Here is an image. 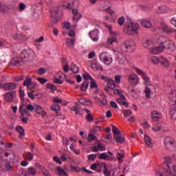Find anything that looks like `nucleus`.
I'll use <instances>...</instances> for the list:
<instances>
[{
    "label": "nucleus",
    "mask_w": 176,
    "mask_h": 176,
    "mask_svg": "<svg viewBox=\"0 0 176 176\" xmlns=\"http://www.w3.org/2000/svg\"><path fill=\"white\" fill-rule=\"evenodd\" d=\"M158 43L161 46L162 50H164V49H167V50H170V52H174L176 50L175 43L171 41V39L161 36L158 38Z\"/></svg>",
    "instance_id": "nucleus-1"
},
{
    "label": "nucleus",
    "mask_w": 176,
    "mask_h": 176,
    "mask_svg": "<svg viewBox=\"0 0 176 176\" xmlns=\"http://www.w3.org/2000/svg\"><path fill=\"white\" fill-rule=\"evenodd\" d=\"M19 112L21 113V120L23 122V123H28V118H31V113H30V111L27 109V105L24 104L23 103L19 107ZM25 115L27 118H25Z\"/></svg>",
    "instance_id": "nucleus-2"
},
{
    "label": "nucleus",
    "mask_w": 176,
    "mask_h": 176,
    "mask_svg": "<svg viewBox=\"0 0 176 176\" xmlns=\"http://www.w3.org/2000/svg\"><path fill=\"white\" fill-rule=\"evenodd\" d=\"M138 28H140V25L138 23H131L124 28V32L129 35H134V34L138 31Z\"/></svg>",
    "instance_id": "nucleus-3"
},
{
    "label": "nucleus",
    "mask_w": 176,
    "mask_h": 176,
    "mask_svg": "<svg viewBox=\"0 0 176 176\" xmlns=\"http://www.w3.org/2000/svg\"><path fill=\"white\" fill-rule=\"evenodd\" d=\"M26 108L28 109V111H30V112H36V113H38V115H41L43 117H45V115H46V113H45V109L42 108V107L34 104V106L32 104H25Z\"/></svg>",
    "instance_id": "nucleus-4"
},
{
    "label": "nucleus",
    "mask_w": 176,
    "mask_h": 176,
    "mask_svg": "<svg viewBox=\"0 0 176 176\" xmlns=\"http://www.w3.org/2000/svg\"><path fill=\"white\" fill-rule=\"evenodd\" d=\"M20 58L24 61H32L34 57L32 56V51L30 50H24L21 52Z\"/></svg>",
    "instance_id": "nucleus-5"
},
{
    "label": "nucleus",
    "mask_w": 176,
    "mask_h": 176,
    "mask_svg": "<svg viewBox=\"0 0 176 176\" xmlns=\"http://www.w3.org/2000/svg\"><path fill=\"white\" fill-rule=\"evenodd\" d=\"M122 47L126 49L125 52H129V49H134L135 47V43L133 40H127L122 44Z\"/></svg>",
    "instance_id": "nucleus-6"
},
{
    "label": "nucleus",
    "mask_w": 176,
    "mask_h": 176,
    "mask_svg": "<svg viewBox=\"0 0 176 176\" xmlns=\"http://www.w3.org/2000/svg\"><path fill=\"white\" fill-rule=\"evenodd\" d=\"M128 82L131 86H136V85H138L139 82L138 76L135 74H130L129 76Z\"/></svg>",
    "instance_id": "nucleus-7"
},
{
    "label": "nucleus",
    "mask_w": 176,
    "mask_h": 176,
    "mask_svg": "<svg viewBox=\"0 0 176 176\" xmlns=\"http://www.w3.org/2000/svg\"><path fill=\"white\" fill-rule=\"evenodd\" d=\"M12 9V5L8 4V3L0 2V13H8Z\"/></svg>",
    "instance_id": "nucleus-8"
},
{
    "label": "nucleus",
    "mask_w": 176,
    "mask_h": 176,
    "mask_svg": "<svg viewBox=\"0 0 176 176\" xmlns=\"http://www.w3.org/2000/svg\"><path fill=\"white\" fill-rule=\"evenodd\" d=\"M114 140L117 144H123L125 141L124 136L120 133H114Z\"/></svg>",
    "instance_id": "nucleus-9"
},
{
    "label": "nucleus",
    "mask_w": 176,
    "mask_h": 176,
    "mask_svg": "<svg viewBox=\"0 0 176 176\" xmlns=\"http://www.w3.org/2000/svg\"><path fill=\"white\" fill-rule=\"evenodd\" d=\"M16 97V91L8 92L5 94V100L7 102H12L13 98Z\"/></svg>",
    "instance_id": "nucleus-10"
},
{
    "label": "nucleus",
    "mask_w": 176,
    "mask_h": 176,
    "mask_svg": "<svg viewBox=\"0 0 176 176\" xmlns=\"http://www.w3.org/2000/svg\"><path fill=\"white\" fill-rule=\"evenodd\" d=\"M106 149L105 145H103L101 143H98L97 146H94L91 147L92 152H98L99 151L104 152V151H106Z\"/></svg>",
    "instance_id": "nucleus-11"
},
{
    "label": "nucleus",
    "mask_w": 176,
    "mask_h": 176,
    "mask_svg": "<svg viewBox=\"0 0 176 176\" xmlns=\"http://www.w3.org/2000/svg\"><path fill=\"white\" fill-rule=\"evenodd\" d=\"M161 28L163 32H165V34H171L172 32H175V30H174V29L168 27V25H167L164 23H162L161 24Z\"/></svg>",
    "instance_id": "nucleus-12"
},
{
    "label": "nucleus",
    "mask_w": 176,
    "mask_h": 176,
    "mask_svg": "<svg viewBox=\"0 0 176 176\" xmlns=\"http://www.w3.org/2000/svg\"><path fill=\"white\" fill-rule=\"evenodd\" d=\"M10 64L12 65H24V60L21 59V58H14L11 60Z\"/></svg>",
    "instance_id": "nucleus-13"
},
{
    "label": "nucleus",
    "mask_w": 176,
    "mask_h": 176,
    "mask_svg": "<svg viewBox=\"0 0 176 176\" xmlns=\"http://www.w3.org/2000/svg\"><path fill=\"white\" fill-rule=\"evenodd\" d=\"M151 118L154 122H159V119H162V113L157 111L151 113Z\"/></svg>",
    "instance_id": "nucleus-14"
},
{
    "label": "nucleus",
    "mask_w": 176,
    "mask_h": 176,
    "mask_svg": "<svg viewBox=\"0 0 176 176\" xmlns=\"http://www.w3.org/2000/svg\"><path fill=\"white\" fill-rule=\"evenodd\" d=\"M89 36L94 42L98 41V30L95 29L94 31L89 32Z\"/></svg>",
    "instance_id": "nucleus-15"
},
{
    "label": "nucleus",
    "mask_w": 176,
    "mask_h": 176,
    "mask_svg": "<svg viewBox=\"0 0 176 176\" xmlns=\"http://www.w3.org/2000/svg\"><path fill=\"white\" fill-rule=\"evenodd\" d=\"M162 52H163V48H162L161 45L149 50V53H151V54H160Z\"/></svg>",
    "instance_id": "nucleus-16"
},
{
    "label": "nucleus",
    "mask_w": 176,
    "mask_h": 176,
    "mask_svg": "<svg viewBox=\"0 0 176 176\" xmlns=\"http://www.w3.org/2000/svg\"><path fill=\"white\" fill-rule=\"evenodd\" d=\"M144 140L146 145H147L148 148H153V142H152V139L149 135H144Z\"/></svg>",
    "instance_id": "nucleus-17"
},
{
    "label": "nucleus",
    "mask_w": 176,
    "mask_h": 176,
    "mask_svg": "<svg viewBox=\"0 0 176 176\" xmlns=\"http://www.w3.org/2000/svg\"><path fill=\"white\" fill-rule=\"evenodd\" d=\"M16 87H17V85L14 82H8L4 85V89L7 91L14 90Z\"/></svg>",
    "instance_id": "nucleus-18"
},
{
    "label": "nucleus",
    "mask_w": 176,
    "mask_h": 176,
    "mask_svg": "<svg viewBox=\"0 0 176 176\" xmlns=\"http://www.w3.org/2000/svg\"><path fill=\"white\" fill-rule=\"evenodd\" d=\"M99 58L101 61H104L107 65H111L112 63V58H108V57L104 56L102 54L99 56Z\"/></svg>",
    "instance_id": "nucleus-19"
},
{
    "label": "nucleus",
    "mask_w": 176,
    "mask_h": 176,
    "mask_svg": "<svg viewBox=\"0 0 176 176\" xmlns=\"http://www.w3.org/2000/svg\"><path fill=\"white\" fill-rule=\"evenodd\" d=\"M98 159L100 160H113V157L108 155L107 153H102L99 155Z\"/></svg>",
    "instance_id": "nucleus-20"
},
{
    "label": "nucleus",
    "mask_w": 176,
    "mask_h": 176,
    "mask_svg": "<svg viewBox=\"0 0 176 176\" xmlns=\"http://www.w3.org/2000/svg\"><path fill=\"white\" fill-rule=\"evenodd\" d=\"M160 63L162 67H164V68H168V67H170V62H168V60L163 56H161Z\"/></svg>",
    "instance_id": "nucleus-21"
},
{
    "label": "nucleus",
    "mask_w": 176,
    "mask_h": 176,
    "mask_svg": "<svg viewBox=\"0 0 176 176\" xmlns=\"http://www.w3.org/2000/svg\"><path fill=\"white\" fill-rule=\"evenodd\" d=\"M75 45V39L74 38H67L66 39V46L69 49H74V46Z\"/></svg>",
    "instance_id": "nucleus-22"
},
{
    "label": "nucleus",
    "mask_w": 176,
    "mask_h": 176,
    "mask_svg": "<svg viewBox=\"0 0 176 176\" xmlns=\"http://www.w3.org/2000/svg\"><path fill=\"white\" fill-rule=\"evenodd\" d=\"M107 89H111V90L115 89V87H116V84H115V81H113V80L112 79H110L107 82Z\"/></svg>",
    "instance_id": "nucleus-23"
},
{
    "label": "nucleus",
    "mask_w": 176,
    "mask_h": 176,
    "mask_svg": "<svg viewBox=\"0 0 176 176\" xmlns=\"http://www.w3.org/2000/svg\"><path fill=\"white\" fill-rule=\"evenodd\" d=\"M23 157L26 159V160H30V162H32L34 160V155L31 152H26L23 154Z\"/></svg>",
    "instance_id": "nucleus-24"
},
{
    "label": "nucleus",
    "mask_w": 176,
    "mask_h": 176,
    "mask_svg": "<svg viewBox=\"0 0 176 176\" xmlns=\"http://www.w3.org/2000/svg\"><path fill=\"white\" fill-rule=\"evenodd\" d=\"M87 89H89V81H85L82 83L80 90L81 91H87Z\"/></svg>",
    "instance_id": "nucleus-25"
},
{
    "label": "nucleus",
    "mask_w": 176,
    "mask_h": 176,
    "mask_svg": "<svg viewBox=\"0 0 176 176\" xmlns=\"http://www.w3.org/2000/svg\"><path fill=\"white\" fill-rule=\"evenodd\" d=\"M76 106H74L73 107L71 108V111H74L76 113V115H79L80 113V111L81 109L80 105H79V104L76 103Z\"/></svg>",
    "instance_id": "nucleus-26"
},
{
    "label": "nucleus",
    "mask_w": 176,
    "mask_h": 176,
    "mask_svg": "<svg viewBox=\"0 0 176 176\" xmlns=\"http://www.w3.org/2000/svg\"><path fill=\"white\" fill-rule=\"evenodd\" d=\"M104 131V128L100 126H94V129L89 131V133H101Z\"/></svg>",
    "instance_id": "nucleus-27"
},
{
    "label": "nucleus",
    "mask_w": 176,
    "mask_h": 176,
    "mask_svg": "<svg viewBox=\"0 0 176 176\" xmlns=\"http://www.w3.org/2000/svg\"><path fill=\"white\" fill-rule=\"evenodd\" d=\"M157 14H162L163 13H167V8L166 6H162L158 8V9L156 11Z\"/></svg>",
    "instance_id": "nucleus-28"
},
{
    "label": "nucleus",
    "mask_w": 176,
    "mask_h": 176,
    "mask_svg": "<svg viewBox=\"0 0 176 176\" xmlns=\"http://www.w3.org/2000/svg\"><path fill=\"white\" fill-rule=\"evenodd\" d=\"M56 170L58 171V174L60 176H68V173L65 172L61 167L58 166L56 167Z\"/></svg>",
    "instance_id": "nucleus-29"
},
{
    "label": "nucleus",
    "mask_w": 176,
    "mask_h": 176,
    "mask_svg": "<svg viewBox=\"0 0 176 176\" xmlns=\"http://www.w3.org/2000/svg\"><path fill=\"white\" fill-rule=\"evenodd\" d=\"M141 24L144 28H151L152 27V23L149 21L144 20L141 22Z\"/></svg>",
    "instance_id": "nucleus-30"
},
{
    "label": "nucleus",
    "mask_w": 176,
    "mask_h": 176,
    "mask_svg": "<svg viewBox=\"0 0 176 176\" xmlns=\"http://www.w3.org/2000/svg\"><path fill=\"white\" fill-rule=\"evenodd\" d=\"M164 144H165V146H167L168 144H170V145H174V139L170 137H166L164 139Z\"/></svg>",
    "instance_id": "nucleus-31"
},
{
    "label": "nucleus",
    "mask_w": 176,
    "mask_h": 176,
    "mask_svg": "<svg viewBox=\"0 0 176 176\" xmlns=\"http://www.w3.org/2000/svg\"><path fill=\"white\" fill-rule=\"evenodd\" d=\"M79 104H80L81 105H86L87 102H91V100L86 98H79L78 100Z\"/></svg>",
    "instance_id": "nucleus-32"
},
{
    "label": "nucleus",
    "mask_w": 176,
    "mask_h": 176,
    "mask_svg": "<svg viewBox=\"0 0 176 176\" xmlns=\"http://www.w3.org/2000/svg\"><path fill=\"white\" fill-rule=\"evenodd\" d=\"M58 20H60V17L58 16H51L52 25H50V27H53L54 24H57V23H58Z\"/></svg>",
    "instance_id": "nucleus-33"
},
{
    "label": "nucleus",
    "mask_w": 176,
    "mask_h": 176,
    "mask_svg": "<svg viewBox=\"0 0 176 176\" xmlns=\"http://www.w3.org/2000/svg\"><path fill=\"white\" fill-rule=\"evenodd\" d=\"M45 86H46L47 89H49L50 90H51L52 91V93H54V91H56V90H57V87H56V85H52L50 83H47Z\"/></svg>",
    "instance_id": "nucleus-34"
},
{
    "label": "nucleus",
    "mask_w": 176,
    "mask_h": 176,
    "mask_svg": "<svg viewBox=\"0 0 176 176\" xmlns=\"http://www.w3.org/2000/svg\"><path fill=\"white\" fill-rule=\"evenodd\" d=\"M152 130H153V131H155V132L166 131V130H164L163 129V126H162L160 125H156V126H153L152 128Z\"/></svg>",
    "instance_id": "nucleus-35"
},
{
    "label": "nucleus",
    "mask_w": 176,
    "mask_h": 176,
    "mask_svg": "<svg viewBox=\"0 0 176 176\" xmlns=\"http://www.w3.org/2000/svg\"><path fill=\"white\" fill-rule=\"evenodd\" d=\"M13 39L15 41H23L24 39V36L21 34H16L13 36Z\"/></svg>",
    "instance_id": "nucleus-36"
},
{
    "label": "nucleus",
    "mask_w": 176,
    "mask_h": 176,
    "mask_svg": "<svg viewBox=\"0 0 176 176\" xmlns=\"http://www.w3.org/2000/svg\"><path fill=\"white\" fill-rule=\"evenodd\" d=\"M82 78H83L84 80H85V82H89V80H92L94 79L93 77H91V76H90V74H89V73L82 74Z\"/></svg>",
    "instance_id": "nucleus-37"
},
{
    "label": "nucleus",
    "mask_w": 176,
    "mask_h": 176,
    "mask_svg": "<svg viewBox=\"0 0 176 176\" xmlns=\"http://www.w3.org/2000/svg\"><path fill=\"white\" fill-rule=\"evenodd\" d=\"M71 71H72L74 74H78L79 72V67L76 66L75 64H72L70 67Z\"/></svg>",
    "instance_id": "nucleus-38"
},
{
    "label": "nucleus",
    "mask_w": 176,
    "mask_h": 176,
    "mask_svg": "<svg viewBox=\"0 0 176 176\" xmlns=\"http://www.w3.org/2000/svg\"><path fill=\"white\" fill-rule=\"evenodd\" d=\"M28 173L30 174V175H36V169L34 167H30L28 170Z\"/></svg>",
    "instance_id": "nucleus-39"
},
{
    "label": "nucleus",
    "mask_w": 176,
    "mask_h": 176,
    "mask_svg": "<svg viewBox=\"0 0 176 176\" xmlns=\"http://www.w3.org/2000/svg\"><path fill=\"white\" fill-rule=\"evenodd\" d=\"M61 109V107L59 104H53L51 107V110L54 111V112H57Z\"/></svg>",
    "instance_id": "nucleus-40"
},
{
    "label": "nucleus",
    "mask_w": 176,
    "mask_h": 176,
    "mask_svg": "<svg viewBox=\"0 0 176 176\" xmlns=\"http://www.w3.org/2000/svg\"><path fill=\"white\" fill-rule=\"evenodd\" d=\"M98 87V85L96 82V80H94V78L91 80L90 89H97Z\"/></svg>",
    "instance_id": "nucleus-41"
},
{
    "label": "nucleus",
    "mask_w": 176,
    "mask_h": 176,
    "mask_svg": "<svg viewBox=\"0 0 176 176\" xmlns=\"http://www.w3.org/2000/svg\"><path fill=\"white\" fill-rule=\"evenodd\" d=\"M123 114L125 118H129V116H131V115H133V111H131V110L130 109L124 110Z\"/></svg>",
    "instance_id": "nucleus-42"
},
{
    "label": "nucleus",
    "mask_w": 176,
    "mask_h": 176,
    "mask_svg": "<svg viewBox=\"0 0 176 176\" xmlns=\"http://www.w3.org/2000/svg\"><path fill=\"white\" fill-rule=\"evenodd\" d=\"M32 82V79L31 78H28L25 80H24L23 82V86H26L27 87H28V86H30V85H31V83Z\"/></svg>",
    "instance_id": "nucleus-43"
},
{
    "label": "nucleus",
    "mask_w": 176,
    "mask_h": 176,
    "mask_svg": "<svg viewBox=\"0 0 176 176\" xmlns=\"http://www.w3.org/2000/svg\"><path fill=\"white\" fill-rule=\"evenodd\" d=\"M146 98H151V89L148 88V85L146 86V89L144 91Z\"/></svg>",
    "instance_id": "nucleus-44"
},
{
    "label": "nucleus",
    "mask_w": 176,
    "mask_h": 176,
    "mask_svg": "<svg viewBox=\"0 0 176 176\" xmlns=\"http://www.w3.org/2000/svg\"><path fill=\"white\" fill-rule=\"evenodd\" d=\"M59 10H53L51 11V17H58Z\"/></svg>",
    "instance_id": "nucleus-45"
},
{
    "label": "nucleus",
    "mask_w": 176,
    "mask_h": 176,
    "mask_svg": "<svg viewBox=\"0 0 176 176\" xmlns=\"http://www.w3.org/2000/svg\"><path fill=\"white\" fill-rule=\"evenodd\" d=\"M24 80V76L23 75L15 76L13 78V80L14 82H21V80Z\"/></svg>",
    "instance_id": "nucleus-46"
},
{
    "label": "nucleus",
    "mask_w": 176,
    "mask_h": 176,
    "mask_svg": "<svg viewBox=\"0 0 176 176\" xmlns=\"http://www.w3.org/2000/svg\"><path fill=\"white\" fill-rule=\"evenodd\" d=\"M116 156L120 163H123V157H124V155L120 153H118Z\"/></svg>",
    "instance_id": "nucleus-47"
},
{
    "label": "nucleus",
    "mask_w": 176,
    "mask_h": 176,
    "mask_svg": "<svg viewBox=\"0 0 176 176\" xmlns=\"http://www.w3.org/2000/svg\"><path fill=\"white\" fill-rule=\"evenodd\" d=\"M25 8H27V6H25V4H24V3H19V12H24V10H25Z\"/></svg>",
    "instance_id": "nucleus-48"
},
{
    "label": "nucleus",
    "mask_w": 176,
    "mask_h": 176,
    "mask_svg": "<svg viewBox=\"0 0 176 176\" xmlns=\"http://www.w3.org/2000/svg\"><path fill=\"white\" fill-rule=\"evenodd\" d=\"M111 127H112V133H123V131L119 130V129L113 124L111 125Z\"/></svg>",
    "instance_id": "nucleus-49"
},
{
    "label": "nucleus",
    "mask_w": 176,
    "mask_h": 176,
    "mask_svg": "<svg viewBox=\"0 0 176 176\" xmlns=\"http://www.w3.org/2000/svg\"><path fill=\"white\" fill-rule=\"evenodd\" d=\"M81 17H82L81 14H77L76 15H74L72 20L74 21H79L80 20Z\"/></svg>",
    "instance_id": "nucleus-50"
},
{
    "label": "nucleus",
    "mask_w": 176,
    "mask_h": 176,
    "mask_svg": "<svg viewBox=\"0 0 176 176\" xmlns=\"http://www.w3.org/2000/svg\"><path fill=\"white\" fill-rule=\"evenodd\" d=\"M116 41H117L116 37H111L107 40V45H112V43H113V42H116Z\"/></svg>",
    "instance_id": "nucleus-51"
},
{
    "label": "nucleus",
    "mask_w": 176,
    "mask_h": 176,
    "mask_svg": "<svg viewBox=\"0 0 176 176\" xmlns=\"http://www.w3.org/2000/svg\"><path fill=\"white\" fill-rule=\"evenodd\" d=\"M19 96H20V98H21V100L22 102H24V101H25V99L24 98V96H25V94L21 89L19 90Z\"/></svg>",
    "instance_id": "nucleus-52"
},
{
    "label": "nucleus",
    "mask_w": 176,
    "mask_h": 176,
    "mask_svg": "<svg viewBox=\"0 0 176 176\" xmlns=\"http://www.w3.org/2000/svg\"><path fill=\"white\" fill-rule=\"evenodd\" d=\"M36 87H38V83L32 82L28 87V89L32 90V89H35Z\"/></svg>",
    "instance_id": "nucleus-53"
},
{
    "label": "nucleus",
    "mask_w": 176,
    "mask_h": 176,
    "mask_svg": "<svg viewBox=\"0 0 176 176\" xmlns=\"http://www.w3.org/2000/svg\"><path fill=\"white\" fill-rule=\"evenodd\" d=\"M124 20H126L124 16L120 17L118 20V23L119 24V25H123L124 24Z\"/></svg>",
    "instance_id": "nucleus-54"
},
{
    "label": "nucleus",
    "mask_w": 176,
    "mask_h": 176,
    "mask_svg": "<svg viewBox=\"0 0 176 176\" xmlns=\"http://www.w3.org/2000/svg\"><path fill=\"white\" fill-rule=\"evenodd\" d=\"M52 100L55 104H61V102H63V100L58 98V97L52 98Z\"/></svg>",
    "instance_id": "nucleus-55"
},
{
    "label": "nucleus",
    "mask_w": 176,
    "mask_h": 176,
    "mask_svg": "<svg viewBox=\"0 0 176 176\" xmlns=\"http://www.w3.org/2000/svg\"><path fill=\"white\" fill-rule=\"evenodd\" d=\"M151 61H152V63H153V64H158L160 62V59H159L156 56H153L151 58Z\"/></svg>",
    "instance_id": "nucleus-56"
},
{
    "label": "nucleus",
    "mask_w": 176,
    "mask_h": 176,
    "mask_svg": "<svg viewBox=\"0 0 176 176\" xmlns=\"http://www.w3.org/2000/svg\"><path fill=\"white\" fill-rule=\"evenodd\" d=\"M86 119H87V120H88V122H93V120H94V118L93 117L91 113H88L86 116Z\"/></svg>",
    "instance_id": "nucleus-57"
},
{
    "label": "nucleus",
    "mask_w": 176,
    "mask_h": 176,
    "mask_svg": "<svg viewBox=\"0 0 176 176\" xmlns=\"http://www.w3.org/2000/svg\"><path fill=\"white\" fill-rule=\"evenodd\" d=\"M37 80L41 84V85H45L47 82V79L45 78H37Z\"/></svg>",
    "instance_id": "nucleus-58"
},
{
    "label": "nucleus",
    "mask_w": 176,
    "mask_h": 176,
    "mask_svg": "<svg viewBox=\"0 0 176 176\" xmlns=\"http://www.w3.org/2000/svg\"><path fill=\"white\" fill-rule=\"evenodd\" d=\"M104 175L105 176H111V171L108 170V168H107V166H104Z\"/></svg>",
    "instance_id": "nucleus-59"
},
{
    "label": "nucleus",
    "mask_w": 176,
    "mask_h": 176,
    "mask_svg": "<svg viewBox=\"0 0 176 176\" xmlns=\"http://www.w3.org/2000/svg\"><path fill=\"white\" fill-rule=\"evenodd\" d=\"M143 80H144V84L146 85L149 82V77H148V75L146 74H144L142 76Z\"/></svg>",
    "instance_id": "nucleus-60"
},
{
    "label": "nucleus",
    "mask_w": 176,
    "mask_h": 176,
    "mask_svg": "<svg viewBox=\"0 0 176 176\" xmlns=\"http://www.w3.org/2000/svg\"><path fill=\"white\" fill-rule=\"evenodd\" d=\"M97 157V155L96 154H91L88 156V160H91L92 162H94Z\"/></svg>",
    "instance_id": "nucleus-61"
},
{
    "label": "nucleus",
    "mask_w": 176,
    "mask_h": 176,
    "mask_svg": "<svg viewBox=\"0 0 176 176\" xmlns=\"http://www.w3.org/2000/svg\"><path fill=\"white\" fill-rule=\"evenodd\" d=\"M100 166V163L99 162H96V163H94L91 165V170H96L97 167Z\"/></svg>",
    "instance_id": "nucleus-62"
},
{
    "label": "nucleus",
    "mask_w": 176,
    "mask_h": 176,
    "mask_svg": "<svg viewBox=\"0 0 176 176\" xmlns=\"http://www.w3.org/2000/svg\"><path fill=\"white\" fill-rule=\"evenodd\" d=\"M120 79H122V76L120 75H117L115 76V82L117 84L120 83Z\"/></svg>",
    "instance_id": "nucleus-63"
},
{
    "label": "nucleus",
    "mask_w": 176,
    "mask_h": 176,
    "mask_svg": "<svg viewBox=\"0 0 176 176\" xmlns=\"http://www.w3.org/2000/svg\"><path fill=\"white\" fill-rule=\"evenodd\" d=\"M16 130L18 133H24V129L21 126H16Z\"/></svg>",
    "instance_id": "nucleus-64"
}]
</instances>
